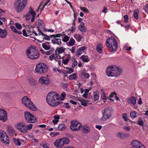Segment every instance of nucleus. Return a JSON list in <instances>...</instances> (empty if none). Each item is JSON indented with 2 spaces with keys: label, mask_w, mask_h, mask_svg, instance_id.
Here are the masks:
<instances>
[{
  "label": "nucleus",
  "mask_w": 148,
  "mask_h": 148,
  "mask_svg": "<svg viewBox=\"0 0 148 148\" xmlns=\"http://www.w3.org/2000/svg\"><path fill=\"white\" fill-rule=\"evenodd\" d=\"M60 99L59 95L58 93L56 92H51L48 94L46 100L49 105L55 107L63 103L62 102H60L59 101Z\"/></svg>",
  "instance_id": "obj_1"
},
{
  "label": "nucleus",
  "mask_w": 148,
  "mask_h": 148,
  "mask_svg": "<svg viewBox=\"0 0 148 148\" xmlns=\"http://www.w3.org/2000/svg\"><path fill=\"white\" fill-rule=\"evenodd\" d=\"M122 72V69L116 66H108L107 68L106 73L109 77L119 76Z\"/></svg>",
  "instance_id": "obj_2"
},
{
  "label": "nucleus",
  "mask_w": 148,
  "mask_h": 148,
  "mask_svg": "<svg viewBox=\"0 0 148 148\" xmlns=\"http://www.w3.org/2000/svg\"><path fill=\"white\" fill-rule=\"evenodd\" d=\"M107 48L110 51L116 50L117 48V43L115 39L113 37L108 38L106 40Z\"/></svg>",
  "instance_id": "obj_3"
},
{
  "label": "nucleus",
  "mask_w": 148,
  "mask_h": 148,
  "mask_svg": "<svg viewBox=\"0 0 148 148\" xmlns=\"http://www.w3.org/2000/svg\"><path fill=\"white\" fill-rule=\"evenodd\" d=\"M107 48L110 51L116 50L117 48V43L115 39L113 37L108 38L106 40Z\"/></svg>",
  "instance_id": "obj_4"
},
{
  "label": "nucleus",
  "mask_w": 148,
  "mask_h": 148,
  "mask_svg": "<svg viewBox=\"0 0 148 148\" xmlns=\"http://www.w3.org/2000/svg\"><path fill=\"white\" fill-rule=\"evenodd\" d=\"M26 54L27 57L30 59L35 60L39 57V54L38 50L32 47H30L27 50Z\"/></svg>",
  "instance_id": "obj_5"
},
{
  "label": "nucleus",
  "mask_w": 148,
  "mask_h": 148,
  "mask_svg": "<svg viewBox=\"0 0 148 148\" xmlns=\"http://www.w3.org/2000/svg\"><path fill=\"white\" fill-rule=\"evenodd\" d=\"M27 0H16L14 4V8L18 12H21L25 8Z\"/></svg>",
  "instance_id": "obj_6"
},
{
  "label": "nucleus",
  "mask_w": 148,
  "mask_h": 148,
  "mask_svg": "<svg viewBox=\"0 0 148 148\" xmlns=\"http://www.w3.org/2000/svg\"><path fill=\"white\" fill-rule=\"evenodd\" d=\"M47 68L48 67L45 64L40 63L36 65L35 70L38 74H41L47 72Z\"/></svg>",
  "instance_id": "obj_7"
},
{
  "label": "nucleus",
  "mask_w": 148,
  "mask_h": 148,
  "mask_svg": "<svg viewBox=\"0 0 148 148\" xmlns=\"http://www.w3.org/2000/svg\"><path fill=\"white\" fill-rule=\"evenodd\" d=\"M22 103L26 106L29 108L33 111H36V109L35 106L26 96H24L22 99Z\"/></svg>",
  "instance_id": "obj_8"
},
{
  "label": "nucleus",
  "mask_w": 148,
  "mask_h": 148,
  "mask_svg": "<svg viewBox=\"0 0 148 148\" xmlns=\"http://www.w3.org/2000/svg\"><path fill=\"white\" fill-rule=\"evenodd\" d=\"M24 116L25 120L29 123H34L37 122L36 117L28 111H25Z\"/></svg>",
  "instance_id": "obj_9"
},
{
  "label": "nucleus",
  "mask_w": 148,
  "mask_h": 148,
  "mask_svg": "<svg viewBox=\"0 0 148 148\" xmlns=\"http://www.w3.org/2000/svg\"><path fill=\"white\" fill-rule=\"evenodd\" d=\"M70 128L72 130L78 131L82 128V125L77 121H72L71 122Z\"/></svg>",
  "instance_id": "obj_10"
},
{
  "label": "nucleus",
  "mask_w": 148,
  "mask_h": 148,
  "mask_svg": "<svg viewBox=\"0 0 148 148\" xmlns=\"http://www.w3.org/2000/svg\"><path fill=\"white\" fill-rule=\"evenodd\" d=\"M36 14V13L35 12L31 7H30L29 12L27 13L25 16V19L27 21L29 20L31 18V16H32V18L31 19V21L32 22H33L35 20Z\"/></svg>",
  "instance_id": "obj_11"
},
{
  "label": "nucleus",
  "mask_w": 148,
  "mask_h": 148,
  "mask_svg": "<svg viewBox=\"0 0 148 148\" xmlns=\"http://www.w3.org/2000/svg\"><path fill=\"white\" fill-rule=\"evenodd\" d=\"M16 128L21 132L24 133L27 132V131L26 125L24 123H19L16 125Z\"/></svg>",
  "instance_id": "obj_12"
},
{
  "label": "nucleus",
  "mask_w": 148,
  "mask_h": 148,
  "mask_svg": "<svg viewBox=\"0 0 148 148\" xmlns=\"http://www.w3.org/2000/svg\"><path fill=\"white\" fill-rule=\"evenodd\" d=\"M132 148H145V147L140 141L134 140L131 143Z\"/></svg>",
  "instance_id": "obj_13"
},
{
  "label": "nucleus",
  "mask_w": 148,
  "mask_h": 148,
  "mask_svg": "<svg viewBox=\"0 0 148 148\" xmlns=\"http://www.w3.org/2000/svg\"><path fill=\"white\" fill-rule=\"evenodd\" d=\"M50 82V79L46 77H42L40 78L38 80L39 83L43 85H48Z\"/></svg>",
  "instance_id": "obj_14"
},
{
  "label": "nucleus",
  "mask_w": 148,
  "mask_h": 148,
  "mask_svg": "<svg viewBox=\"0 0 148 148\" xmlns=\"http://www.w3.org/2000/svg\"><path fill=\"white\" fill-rule=\"evenodd\" d=\"M38 30L39 32V33H41V30L42 29H44L45 28V24L44 23L42 20H40L38 21Z\"/></svg>",
  "instance_id": "obj_15"
},
{
  "label": "nucleus",
  "mask_w": 148,
  "mask_h": 148,
  "mask_svg": "<svg viewBox=\"0 0 148 148\" xmlns=\"http://www.w3.org/2000/svg\"><path fill=\"white\" fill-rule=\"evenodd\" d=\"M54 145L57 147L61 148L63 145L62 138L57 140L54 143Z\"/></svg>",
  "instance_id": "obj_16"
},
{
  "label": "nucleus",
  "mask_w": 148,
  "mask_h": 148,
  "mask_svg": "<svg viewBox=\"0 0 148 148\" xmlns=\"http://www.w3.org/2000/svg\"><path fill=\"white\" fill-rule=\"evenodd\" d=\"M127 102L129 104L135 105L136 103V99L134 96H132L129 99H127Z\"/></svg>",
  "instance_id": "obj_17"
},
{
  "label": "nucleus",
  "mask_w": 148,
  "mask_h": 148,
  "mask_svg": "<svg viewBox=\"0 0 148 148\" xmlns=\"http://www.w3.org/2000/svg\"><path fill=\"white\" fill-rule=\"evenodd\" d=\"M51 41L53 44H56L60 46L61 45V40L60 38H54L53 39L51 40Z\"/></svg>",
  "instance_id": "obj_18"
},
{
  "label": "nucleus",
  "mask_w": 148,
  "mask_h": 148,
  "mask_svg": "<svg viewBox=\"0 0 148 148\" xmlns=\"http://www.w3.org/2000/svg\"><path fill=\"white\" fill-rule=\"evenodd\" d=\"M103 116L101 118V120L103 121H104L109 119L111 116V115L108 114L103 113Z\"/></svg>",
  "instance_id": "obj_19"
},
{
  "label": "nucleus",
  "mask_w": 148,
  "mask_h": 148,
  "mask_svg": "<svg viewBox=\"0 0 148 148\" xmlns=\"http://www.w3.org/2000/svg\"><path fill=\"white\" fill-rule=\"evenodd\" d=\"M116 135L118 138L121 139H122L125 137L128 136L129 135L127 133H125L124 134H123L120 132L116 134Z\"/></svg>",
  "instance_id": "obj_20"
},
{
  "label": "nucleus",
  "mask_w": 148,
  "mask_h": 148,
  "mask_svg": "<svg viewBox=\"0 0 148 148\" xmlns=\"http://www.w3.org/2000/svg\"><path fill=\"white\" fill-rule=\"evenodd\" d=\"M65 48H63L62 47H57L55 51L58 52L59 54H60L61 53H64L65 50Z\"/></svg>",
  "instance_id": "obj_21"
},
{
  "label": "nucleus",
  "mask_w": 148,
  "mask_h": 148,
  "mask_svg": "<svg viewBox=\"0 0 148 148\" xmlns=\"http://www.w3.org/2000/svg\"><path fill=\"white\" fill-rule=\"evenodd\" d=\"M7 32L5 29H2L1 28V37L4 38L7 35Z\"/></svg>",
  "instance_id": "obj_22"
},
{
  "label": "nucleus",
  "mask_w": 148,
  "mask_h": 148,
  "mask_svg": "<svg viewBox=\"0 0 148 148\" xmlns=\"http://www.w3.org/2000/svg\"><path fill=\"white\" fill-rule=\"evenodd\" d=\"M103 46L101 44H99L97 45L96 47V49L97 51L99 53H102V49L103 48Z\"/></svg>",
  "instance_id": "obj_23"
},
{
  "label": "nucleus",
  "mask_w": 148,
  "mask_h": 148,
  "mask_svg": "<svg viewBox=\"0 0 148 148\" xmlns=\"http://www.w3.org/2000/svg\"><path fill=\"white\" fill-rule=\"evenodd\" d=\"M80 59H81L83 61L86 62H88L90 60L88 56L85 55H83L81 56L80 57Z\"/></svg>",
  "instance_id": "obj_24"
},
{
  "label": "nucleus",
  "mask_w": 148,
  "mask_h": 148,
  "mask_svg": "<svg viewBox=\"0 0 148 148\" xmlns=\"http://www.w3.org/2000/svg\"><path fill=\"white\" fill-rule=\"evenodd\" d=\"M7 114H1V121H3V122H5L7 121Z\"/></svg>",
  "instance_id": "obj_25"
},
{
  "label": "nucleus",
  "mask_w": 148,
  "mask_h": 148,
  "mask_svg": "<svg viewBox=\"0 0 148 148\" xmlns=\"http://www.w3.org/2000/svg\"><path fill=\"white\" fill-rule=\"evenodd\" d=\"M82 130L85 133H87L90 131L89 127L87 125L83 126Z\"/></svg>",
  "instance_id": "obj_26"
},
{
  "label": "nucleus",
  "mask_w": 148,
  "mask_h": 148,
  "mask_svg": "<svg viewBox=\"0 0 148 148\" xmlns=\"http://www.w3.org/2000/svg\"><path fill=\"white\" fill-rule=\"evenodd\" d=\"M61 138L63 145H68L69 143L70 140L68 138Z\"/></svg>",
  "instance_id": "obj_27"
},
{
  "label": "nucleus",
  "mask_w": 148,
  "mask_h": 148,
  "mask_svg": "<svg viewBox=\"0 0 148 148\" xmlns=\"http://www.w3.org/2000/svg\"><path fill=\"white\" fill-rule=\"evenodd\" d=\"M71 59L72 61L73 62L71 66L73 68H74L77 64V62L76 60L73 57L71 58Z\"/></svg>",
  "instance_id": "obj_28"
},
{
  "label": "nucleus",
  "mask_w": 148,
  "mask_h": 148,
  "mask_svg": "<svg viewBox=\"0 0 148 148\" xmlns=\"http://www.w3.org/2000/svg\"><path fill=\"white\" fill-rule=\"evenodd\" d=\"M38 34H39V35H40L41 34L42 36H44V38H43V39H45V40H50V36H49L48 35L45 34H44L42 32H41V33H39Z\"/></svg>",
  "instance_id": "obj_29"
},
{
  "label": "nucleus",
  "mask_w": 148,
  "mask_h": 148,
  "mask_svg": "<svg viewBox=\"0 0 148 148\" xmlns=\"http://www.w3.org/2000/svg\"><path fill=\"white\" fill-rule=\"evenodd\" d=\"M69 78L70 80L77 79V74L74 73L70 75L69 77Z\"/></svg>",
  "instance_id": "obj_30"
},
{
  "label": "nucleus",
  "mask_w": 148,
  "mask_h": 148,
  "mask_svg": "<svg viewBox=\"0 0 148 148\" xmlns=\"http://www.w3.org/2000/svg\"><path fill=\"white\" fill-rule=\"evenodd\" d=\"M104 112L103 113L108 114L111 115V108H107L103 110Z\"/></svg>",
  "instance_id": "obj_31"
},
{
  "label": "nucleus",
  "mask_w": 148,
  "mask_h": 148,
  "mask_svg": "<svg viewBox=\"0 0 148 148\" xmlns=\"http://www.w3.org/2000/svg\"><path fill=\"white\" fill-rule=\"evenodd\" d=\"M1 138H5L6 139V140H7L8 136L5 132L3 131L1 133Z\"/></svg>",
  "instance_id": "obj_32"
},
{
  "label": "nucleus",
  "mask_w": 148,
  "mask_h": 148,
  "mask_svg": "<svg viewBox=\"0 0 148 148\" xmlns=\"http://www.w3.org/2000/svg\"><path fill=\"white\" fill-rule=\"evenodd\" d=\"M8 131L10 134L13 135L15 133V131L13 128L11 127L8 126L7 127Z\"/></svg>",
  "instance_id": "obj_33"
},
{
  "label": "nucleus",
  "mask_w": 148,
  "mask_h": 148,
  "mask_svg": "<svg viewBox=\"0 0 148 148\" xmlns=\"http://www.w3.org/2000/svg\"><path fill=\"white\" fill-rule=\"evenodd\" d=\"M75 42V40L72 38H71L69 41L67 43V44L69 46H72L74 44Z\"/></svg>",
  "instance_id": "obj_34"
},
{
  "label": "nucleus",
  "mask_w": 148,
  "mask_h": 148,
  "mask_svg": "<svg viewBox=\"0 0 148 148\" xmlns=\"http://www.w3.org/2000/svg\"><path fill=\"white\" fill-rule=\"evenodd\" d=\"M1 140L2 143H4L5 144V145L9 144L10 141L8 137V139H7V140H6V139H5V138H1Z\"/></svg>",
  "instance_id": "obj_35"
},
{
  "label": "nucleus",
  "mask_w": 148,
  "mask_h": 148,
  "mask_svg": "<svg viewBox=\"0 0 148 148\" xmlns=\"http://www.w3.org/2000/svg\"><path fill=\"white\" fill-rule=\"evenodd\" d=\"M94 99L95 101L99 99V92H95L94 93Z\"/></svg>",
  "instance_id": "obj_36"
},
{
  "label": "nucleus",
  "mask_w": 148,
  "mask_h": 148,
  "mask_svg": "<svg viewBox=\"0 0 148 148\" xmlns=\"http://www.w3.org/2000/svg\"><path fill=\"white\" fill-rule=\"evenodd\" d=\"M134 18L136 19L138 18V14L139 13V10L138 9H136L134 11Z\"/></svg>",
  "instance_id": "obj_37"
},
{
  "label": "nucleus",
  "mask_w": 148,
  "mask_h": 148,
  "mask_svg": "<svg viewBox=\"0 0 148 148\" xmlns=\"http://www.w3.org/2000/svg\"><path fill=\"white\" fill-rule=\"evenodd\" d=\"M13 140L14 143L16 145L18 146H20L21 145V142H20L18 139H16L15 138L13 139Z\"/></svg>",
  "instance_id": "obj_38"
},
{
  "label": "nucleus",
  "mask_w": 148,
  "mask_h": 148,
  "mask_svg": "<svg viewBox=\"0 0 148 148\" xmlns=\"http://www.w3.org/2000/svg\"><path fill=\"white\" fill-rule=\"evenodd\" d=\"M74 37L78 42H80L82 39V37L79 34H76L74 35Z\"/></svg>",
  "instance_id": "obj_39"
},
{
  "label": "nucleus",
  "mask_w": 148,
  "mask_h": 148,
  "mask_svg": "<svg viewBox=\"0 0 148 148\" xmlns=\"http://www.w3.org/2000/svg\"><path fill=\"white\" fill-rule=\"evenodd\" d=\"M66 126L64 124H61L58 127V129L61 131L65 129Z\"/></svg>",
  "instance_id": "obj_40"
},
{
  "label": "nucleus",
  "mask_w": 148,
  "mask_h": 148,
  "mask_svg": "<svg viewBox=\"0 0 148 148\" xmlns=\"http://www.w3.org/2000/svg\"><path fill=\"white\" fill-rule=\"evenodd\" d=\"M136 112L135 111H132L130 112V116L132 118H134L137 117Z\"/></svg>",
  "instance_id": "obj_41"
},
{
  "label": "nucleus",
  "mask_w": 148,
  "mask_h": 148,
  "mask_svg": "<svg viewBox=\"0 0 148 148\" xmlns=\"http://www.w3.org/2000/svg\"><path fill=\"white\" fill-rule=\"evenodd\" d=\"M42 46L43 48L46 50H48L50 49V46L49 45H47L44 43H42Z\"/></svg>",
  "instance_id": "obj_42"
},
{
  "label": "nucleus",
  "mask_w": 148,
  "mask_h": 148,
  "mask_svg": "<svg viewBox=\"0 0 148 148\" xmlns=\"http://www.w3.org/2000/svg\"><path fill=\"white\" fill-rule=\"evenodd\" d=\"M28 81L29 83L32 85L35 84L36 82L35 79L32 78L29 79Z\"/></svg>",
  "instance_id": "obj_43"
},
{
  "label": "nucleus",
  "mask_w": 148,
  "mask_h": 148,
  "mask_svg": "<svg viewBox=\"0 0 148 148\" xmlns=\"http://www.w3.org/2000/svg\"><path fill=\"white\" fill-rule=\"evenodd\" d=\"M63 35H65V34H56L54 35H50V37L51 38L53 37L54 38H56V37H60V36Z\"/></svg>",
  "instance_id": "obj_44"
},
{
  "label": "nucleus",
  "mask_w": 148,
  "mask_h": 148,
  "mask_svg": "<svg viewBox=\"0 0 148 148\" xmlns=\"http://www.w3.org/2000/svg\"><path fill=\"white\" fill-rule=\"evenodd\" d=\"M138 124L140 126L143 125L144 124L141 118H139Z\"/></svg>",
  "instance_id": "obj_45"
},
{
  "label": "nucleus",
  "mask_w": 148,
  "mask_h": 148,
  "mask_svg": "<svg viewBox=\"0 0 148 148\" xmlns=\"http://www.w3.org/2000/svg\"><path fill=\"white\" fill-rule=\"evenodd\" d=\"M80 8L82 10L86 13H88L89 12L88 10L85 7H80Z\"/></svg>",
  "instance_id": "obj_46"
},
{
  "label": "nucleus",
  "mask_w": 148,
  "mask_h": 148,
  "mask_svg": "<svg viewBox=\"0 0 148 148\" xmlns=\"http://www.w3.org/2000/svg\"><path fill=\"white\" fill-rule=\"evenodd\" d=\"M54 50V49H51L49 51L46 52L45 54L47 55H51Z\"/></svg>",
  "instance_id": "obj_47"
},
{
  "label": "nucleus",
  "mask_w": 148,
  "mask_h": 148,
  "mask_svg": "<svg viewBox=\"0 0 148 148\" xmlns=\"http://www.w3.org/2000/svg\"><path fill=\"white\" fill-rule=\"evenodd\" d=\"M59 134V132H51L50 134V136L53 138L55 137Z\"/></svg>",
  "instance_id": "obj_48"
},
{
  "label": "nucleus",
  "mask_w": 148,
  "mask_h": 148,
  "mask_svg": "<svg viewBox=\"0 0 148 148\" xmlns=\"http://www.w3.org/2000/svg\"><path fill=\"white\" fill-rule=\"evenodd\" d=\"M15 25L16 28L18 29H20L22 28L21 25L19 23H16Z\"/></svg>",
  "instance_id": "obj_49"
},
{
  "label": "nucleus",
  "mask_w": 148,
  "mask_h": 148,
  "mask_svg": "<svg viewBox=\"0 0 148 148\" xmlns=\"http://www.w3.org/2000/svg\"><path fill=\"white\" fill-rule=\"evenodd\" d=\"M69 37L67 35H65L63 38L62 40L64 42H66L68 41Z\"/></svg>",
  "instance_id": "obj_50"
},
{
  "label": "nucleus",
  "mask_w": 148,
  "mask_h": 148,
  "mask_svg": "<svg viewBox=\"0 0 148 148\" xmlns=\"http://www.w3.org/2000/svg\"><path fill=\"white\" fill-rule=\"evenodd\" d=\"M64 68L66 69H69V70L67 72L68 73L70 74L73 72V69L71 68H70L69 67H64Z\"/></svg>",
  "instance_id": "obj_51"
},
{
  "label": "nucleus",
  "mask_w": 148,
  "mask_h": 148,
  "mask_svg": "<svg viewBox=\"0 0 148 148\" xmlns=\"http://www.w3.org/2000/svg\"><path fill=\"white\" fill-rule=\"evenodd\" d=\"M33 125L32 124H29L27 125L26 126L27 131V130H31L32 128Z\"/></svg>",
  "instance_id": "obj_52"
},
{
  "label": "nucleus",
  "mask_w": 148,
  "mask_h": 148,
  "mask_svg": "<svg viewBox=\"0 0 148 148\" xmlns=\"http://www.w3.org/2000/svg\"><path fill=\"white\" fill-rule=\"evenodd\" d=\"M66 96V94L64 92L62 93L60 96V99L61 100H64Z\"/></svg>",
  "instance_id": "obj_53"
},
{
  "label": "nucleus",
  "mask_w": 148,
  "mask_h": 148,
  "mask_svg": "<svg viewBox=\"0 0 148 148\" xmlns=\"http://www.w3.org/2000/svg\"><path fill=\"white\" fill-rule=\"evenodd\" d=\"M10 29L12 30V31L14 33L17 32V30L15 28V27L12 25H11L10 27Z\"/></svg>",
  "instance_id": "obj_54"
},
{
  "label": "nucleus",
  "mask_w": 148,
  "mask_h": 148,
  "mask_svg": "<svg viewBox=\"0 0 148 148\" xmlns=\"http://www.w3.org/2000/svg\"><path fill=\"white\" fill-rule=\"evenodd\" d=\"M122 117L123 119L125 121H127L129 120V119L127 118V115L126 114H122Z\"/></svg>",
  "instance_id": "obj_55"
},
{
  "label": "nucleus",
  "mask_w": 148,
  "mask_h": 148,
  "mask_svg": "<svg viewBox=\"0 0 148 148\" xmlns=\"http://www.w3.org/2000/svg\"><path fill=\"white\" fill-rule=\"evenodd\" d=\"M144 10L148 14V4H146L145 5L144 8Z\"/></svg>",
  "instance_id": "obj_56"
},
{
  "label": "nucleus",
  "mask_w": 148,
  "mask_h": 148,
  "mask_svg": "<svg viewBox=\"0 0 148 148\" xmlns=\"http://www.w3.org/2000/svg\"><path fill=\"white\" fill-rule=\"evenodd\" d=\"M81 51L78 48L77 50L76 53V56L77 57H78L79 56H80L81 55L82 53Z\"/></svg>",
  "instance_id": "obj_57"
},
{
  "label": "nucleus",
  "mask_w": 148,
  "mask_h": 148,
  "mask_svg": "<svg viewBox=\"0 0 148 148\" xmlns=\"http://www.w3.org/2000/svg\"><path fill=\"white\" fill-rule=\"evenodd\" d=\"M69 61V59L67 58L65 60L63 59L62 62L64 64H67Z\"/></svg>",
  "instance_id": "obj_58"
},
{
  "label": "nucleus",
  "mask_w": 148,
  "mask_h": 148,
  "mask_svg": "<svg viewBox=\"0 0 148 148\" xmlns=\"http://www.w3.org/2000/svg\"><path fill=\"white\" fill-rule=\"evenodd\" d=\"M40 145L45 148H49L47 144L45 143H43L40 144Z\"/></svg>",
  "instance_id": "obj_59"
},
{
  "label": "nucleus",
  "mask_w": 148,
  "mask_h": 148,
  "mask_svg": "<svg viewBox=\"0 0 148 148\" xmlns=\"http://www.w3.org/2000/svg\"><path fill=\"white\" fill-rule=\"evenodd\" d=\"M124 19L125 22L126 23H127L128 21V16L127 15H125L124 16Z\"/></svg>",
  "instance_id": "obj_60"
},
{
  "label": "nucleus",
  "mask_w": 148,
  "mask_h": 148,
  "mask_svg": "<svg viewBox=\"0 0 148 148\" xmlns=\"http://www.w3.org/2000/svg\"><path fill=\"white\" fill-rule=\"evenodd\" d=\"M82 75H83L86 78H89L90 77L89 75L88 74V73H83Z\"/></svg>",
  "instance_id": "obj_61"
},
{
  "label": "nucleus",
  "mask_w": 148,
  "mask_h": 148,
  "mask_svg": "<svg viewBox=\"0 0 148 148\" xmlns=\"http://www.w3.org/2000/svg\"><path fill=\"white\" fill-rule=\"evenodd\" d=\"M55 54L54 53H53L49 57V59L51 60H52L53 59L55 58Z\"/></svg>",
  "instance_id": "obj_62"
},
{
  "label": "nucleus",
  "mask_w": 148,
  "mask_h": 148,
  "mask_svg": "<svg viewBox=\"0 0 148 148\" xmlns=\"http://www.w3.org/2000/svg\"><path fill=\"white\" fill-rule=\"evenodd\" d=\"M70 51H71L73 53H74L75 51V47H72L71 49H69Z\"/></svg>",
  "instance_id": "obj_63"
},
{
  "label": "nucleus",
  "mask_w": 148,
  "mask_h": 148,
  "mask_svg": "<svg viewBox=\"0 0 148 148\" xmlns=\"http://www.w3.org/2000/svg\"><path fill=\"white\" fill-rule=\"evenodd\" d=\"M101 98L103 100H105L106 99V97L104 92H103L102 94L101 95Z\"/></svg>",
  "instance_id": "obj_64"
}]
</instances>
